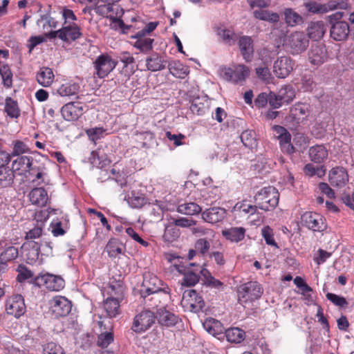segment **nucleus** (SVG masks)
<instances>
[{"mask_svg":"<svg viewBox=\"0 0 354 354\" xmlns=\"http://www.w3.org/2000/svg\"><path fill=\"white\" fill-rule=\"evenodd\" d=\"M236 207L244 214H248L249 216L253 215L257 212V209L258 206L255 203L254 205L247 204V203H241L240 205L238 204L236 205Z\"/></svg>","mask_w":354,"mask_h":354,"instance_id":"60","label":"nucleus"},{"mask_svg":"<svg viewBox=\"0 0 354 354\" xmlns=\"http://www.w3.org/2000/svg\"><path fill=\"white\" fill-rule=\"evenodd\" d=\"M200 276L194 272H187L184 274L183 280L181 283L182 286H193L199 281Z\"/></svg>","mask_w":354,"mask_h":354,"instance_id":"54","label":"nucleus"},{"mask_svg":"<svg viewBox=\"0 0 354 354\" xmlns=\"http://www.w3.org/2000/svg\"><path fill=\"white\" fill-rule=\"evenodd\" d=\"M18 257V250L14 246L7 248L0 256V264L6 265Z\"/></svg>","mask_w":354,"mask_h":354,"instance_id":"43","label":"nucleus"},{"mask_svg":"<svg viewBox=\"0 0 354 354\" xmlns=\"http://www.w3.org/2000/svg\"><path fill=\"white\" fill-rule=\"evenodd\" d=\"M240 138L245 147L252 149L257 146V140L254 131L251 130L244 131L241 134Z\"/></svg>","mask_w":354,"mask_h":354,"instance_id":"45","label":"nucleus"},{"mask_svg":"<svg viewBox=\"0 0 354 354\" xmlns=\"http://www.w3.org/2000/svg\"><path fill=\"white\" fill-rule=\"evenodd\" d=\"M202 208L195 203L180 204L177 207V212L186 215H195L199 214Z\"/></svg>","mask_w":354,"mask_h":354,"instance_id":"41","label":"nucleus"},{"mask_svg":"<svg viewBox=\"0 0 354 354\" xmlns=\"http://www.w3.org/2000/svg\"><path fill=\"white\" fill-rule=\"evenodd\" d=\"M239 45L243 59L246 62L251 61L254 53L252 39L247 36L242 37L239 41Z\"/></svg>","mask_w":354,"mask_h":354,"instance_id":"29","label":"nucleus"},{"mask_svg":"<svg viewBox=\"0 0 354 354\" xmlns=\"http://www.w3.org/2000/svg\"><path fill=\"white\" fill-rule=\"evenodd\" d=\"M154 322L153 313L144 310L134 317L131 329L136 333H140L149 329Z\"/></svg>","mask_w":354,"mask_h":354,"instance_id":"11","label":"nucleus"},{"mask_svg":"<svg viewBox=\"0 0 354 354\" xmlns=\"http://www.w3.org/2000/svg\"><path fill=\"white\" fill-rule=\"evenodd\" d=\"M113 281H110L106 291L110 297H107L103 304L104 309L109 317H115L120 313V304L124 297L125 288L122 281V274L115 277L112 276Z\"/></svg>","mask_w":354,"mask_h":354,"instance_id":"1","label":"nucleus"},{"mask_svg":"<svg viewBox=\"0 0 354 354\" xmlns=\"http://www.w3.org/2000/svg\"><path fill=\"white\" fill-rule=\"evenodd\" d=\"M210 248L209 242L205 239H199L195 243V249L201 254L206 253Z\"/></svg>","mask_w":354,"mask_h":354,"instance_id":"63","label":"nucleus"},{"mask_svg":"<svg viewBox=\"0 0 354 354\" xmlns=\"http://www.w3.org/2000/svg\"><path fill=\"white\" fill-rule=\"evenodd\" d=\"M301 223L304 226L315 232L324 231L326 229L325 219L318 213L306 212L301 216Z\"/></svg>","mask_w":354,"mask_h":354,"instance_id":"9","label":"nucleus"},{"mask_svg":"<svg viewBox=\"0 0 354 354\" xmlns=\"http://www.w3.org/2000/svg\"><path fill=\"white\" fill-rule=\"evenodd\" d=\"M190 110L194 114L203 115L206 110V106L200 102L199 99H195L192 102Z\"/></svg>","mask_w":354,"mask_h":354,"instance_id":"61","label":"nucleus"},{"mask_svg":"<svg viewBox=\"0 0 354 354\" xmlns=\"http://www.w3.org/2000/svg\"><path fill=\"white\" fill-rule=\"evenodd\" d=\"M310 105L304 103L295 104L290 111L291 117L297 122L307 118L310 113Z\"/></svg>","mask_w":354,"mask_h":354,"instance_id":"28","label":"nucleus"},{"mask_svg":"<svg viewBox=\"0 0 354 354\" xmlns=\"http://www.w3.org/2000/svg\"><path fill=\"white\" fill-rule=\"evenodd\" d=\"M82 35L80 27L75 24L64 25L61 28L60 39L64 41H71L80 37Z\"/></svg>","mask_w":354,"mask_h":354,"instance_id":"23","label":"nucleus"},{"mask_svg":"<svg viewBox=\"0 0 354 354\" xmlns=\"http://www.w3.org/2000/svg\"><path fill=\"white\" fill-rule=\"evenodd\" d=\"M43 350L44 354H66L63 348L55 342L46 344Z\"/></svg>","mask_w":354,"mask_h":354,"instance_id":"56","label":"nucleus"},{"mask_svg":"<svg viewBox=\"0 0 354 354\" xmlns=\"http://www.w3.org/2000/svg\"><path fill=\"white\" fill-rule=\"evenodd\" d=\"M89 161L92 165L100 167H103L104 165L111 162V160L105 156V154L103 153V150L100 149L91 152L89 157Z\"/></svg>","mask_w":354,"mask_h":354,"instance_id":"39","label":"nucleus"},{"mask_svg":"<svg viewBox=\"0 0 354 354\" xmlns=\"http://www.w3.org/2000/svg\"><path fill=\"white\" fill-rule=\"evenodd\" d=\"M261 234L268 245L277 247L274 239L273 230L269 226H265L261 229Z\"/></svg>","mask_w":354,"mask_h":354,"instance_id":"55","label":"nucleus"},{"mask_svg":"<svg viewBox=\"0 0 354 354\" xmlns=\"http://www.w3.org/2000/svg\"><path fill=\"white\" fill-rule=\"evenodd\" d=\"M181 302L184 308L194 313L201 311L205 306L203 299L194 290L185 291Z\"/></svg>","mask_w":354,"mask_h":354,"instance_id":"8","label":"nucleus"},{"mask_svg":"<svg viewBox=\"0 0 354 354\" xmlns=\"http://www.w3.org/2000/svg\"><path fill=\"white\" fill-rule=\"evenodd\" d=\"M55 210L49 209L48 213L46 211L41 210L35 214V219L37 221L36 225L26 232V239L33 240L39 238L43 233L45 225V221L48 218L49 214L54 212Z\"/></svg>","mask_w":354,"mask_h":354,"instance_id":"15","label":"nucleus"},{"mask_svg":"<svg viewBox=\"0 0 354 354\" xmlns=\"http://www.w3.org/2000/svg\"><path fill=\"white\" fill-rule=\"evenodd\" d=\"M308 154L310 160L315 163H322L328 156L327 149L322 145L311 147Z\"/></svg>","mask_w":354,"mask_h":354,"instance_id":"27","label":"nucleus"},{"mask_svg":"<svg viewBox=\"0 0 354 354\" xmlns=\"http://www.w3.org/2000/svg\"><path fill=\"white\" fill-rule=\"evenodd\" d=\"M227 340L232 343H241L245 338V332L239 328H231L225 330Z\"/></svg>","mask_w":354,"mask_h":354,"instance_id":"40","label":"nucleus"},{"mask_svg":"<svg viewBox=\"0 0 354 354\" xmlns=\"http://www.w3.org/2000/svg\"><path fill=\"white\" fill-rule=\"evenodd\" d=\"M12 151L11 154L12 156H17L22 153H25L29 151V147L28 145L23 141L21 140H14L12 142Z\"/></svg>","mask_w":354,"mask_h":354,"instance_id":"53","label":"nucleus"},{"mask_svg":"<svg viewBox=\"0 0 354 354\" xmlns=\"http://www.w3.org/2000/svg\"><path fill=\"white\" fill-rule=\"evenodd\" d=\"M254 15L257 19L270 22H277L279 19L278 14L264 10H255Z\"/></svg>","mask_w":354,"mask_h":354,"instance_id":"49","label":"nucleus"},{"mask_svg":"<svg viewBox=\"0 0 354 354\" xmlns=\"http://www.w3.org/2000/svg\"><path fill=\"white\" fill-rule=\"evenodd\" d=\"M41 280L46 288L50 291L58 292L65 286V281L60 276L47 273L41 276Z\"/></svg>","mask_w":354,"mask_h":354,"instance_id":"22","label":"nucleus"},{"mask_svg":"<svg viewBox=\"0 0 354 354\" xmlns=\"http://www.w3.org/2000/svg\"><path fill=\"white\" fill-rule=\"evenodd\" d=\"M153 42V39L151 38H141L140 39L135 41L134 47L142 52L147 53L152 49Z\"/></svg>","mask_w":354,"mask_h":354,"instance_id":"51","label":"nucleus"},{"mask_svg":"<svg viewBox=\"0 0 354 354\" xmlns=\"http://www.w3.org/2000/svg\"><path fill=\"white\" fill-rule=\"evenodd\" d=\"M261 286L257 281H249L238 287V302L243 307L250 306L263 295Z\"/></svg>","mask_w":354,"mask_h":354,"instance_id":"3","label":"nucleus"},{"mask_svg":"<svg viewBox=\"0 0 354 354\" xmlns=\"http://www.w3.org/2000/svg\"><path fill=\"white\" fill-rule=\"evenodd\" d=\"M168 68L171 74L177 78L183 79L189 73L187 66L177 61L170 62L168 65Z\"/></svg>","mask_w":354,"mask_h":354,"instance_id":"34","label":"nucleus"},{"mask_svg":"<svg viewBox=\"0 0 354 354\" xmlns=\"http://www.w3.org/2000/svg\"><path fill=\"white\" fill-rule=\"evenodd\" d=\"M28 196L31 203L39 207L46 206L48 201L47 192L43 187L33 188L30 192Z\"/></svg>","mask_w":354,"mask_h":354,"instance_id":"24","label":"nucleus"},{"mask_svg":"<svg viewBox=\"0 0 354 354\" xmlns=\"http://www.w3.org/2000/svg\"><path fill=\"white\" fill-rule=\"evenodd\" d=\"M5 308L8 315L16 318L23 315L26 310L24 299L21 295H15L9 297L6 301Z\"/></svg>","mask_w":354,"mask_h":354,"instance_id":"12","label":"nucleus"},{"mask_svg":"<svg viewBox=\"0 0 354 354\" xmlns=\"http://www.w3.org/2000/svg\"><path fill=\"white\" fill-rule=\"evenodd\" d=\"M15 172L9 167L0 168V187H8L14 182Z\"/></svg>","mask_w":354,"mask_h":354,"instance_id":"35","label":"nucleus"},{"mask_svg":"<svg viewBox=\"0 0 354 354\" xmlns=\"http://www.w3.org/2000/svg\"><path fill=\"white\" fill-rule=\"evenodd\" d=\"M173 223L178 227H190L195 225L196 224V221L192 218L181 217L177 219H174Z\"/></svg>","mask_w":354,"mask_h":354,"instance_id":"62","label":"nucleus"},{"mask_svg":"<svg viewBox=\"0 0 354 354\" xmlns=\"http://www.w3.org/2000/svg\"><path fill=\"white\" fill-rule=\"evenodd\" d=\"M279 194L274 187H266L260 189L254 196L258 207L264 211L274 209L279 203Z\"/></svg>","mask_w":354,"mask_h":354,"instance_id":"4","label":"nucleus"},{"mask_svg":"<svg viewBox=\"0 0 354 354\" xmlns=\"http://www.w3.org/2000/svg\"><path fill=\"white\" fill-rule=\"evenodd\" d=\"M279 97L283 104L291 102L295 97L294 89L290 86L282 87L279 91Z\"/></svg>","mask_w":354,"mask_h":354,"instance_id":"44","label":"nucleus"},{"mask_svg":"<svg viewBox=\"0 0 354 354\" xmlns=\"http://www.w3.org/2000/svg\"><path fill=\"white\" fill-rule=\"evenodd\" d=\"M50 309L57 317L67 315L71 310V302L65 297L57 295L49 301Z\"/></svg>","mask_w":354,"mask_h":354,"instance_id":"14","label":"nucleus"},{"mask_svg":"<svg viewBox=\"0 0 354 354\" xmlns=\"http://www.w3.org/2000/svg\"><path fill=\"white\" fill-rule=\"evenodd\" d=\"M279 140L281 149L287 154H292L295 151V148L291 144V135L288 131L286 134L277 138Z\"/></svg>","mask_w":354,"mask_h":354,"instance_id":"46","label":"nucleus"},{"mask_svg":"<svg viewBox=\"0 0 354 354\" xmlns=\"http://www.w3.org/2000/svg\"><path fill=\"white\" fill-rule=\"evenodd\" d=\"M113 342V333L111 332H105L99 335L97 337V345L102 348H106Z\"/></svg>","mask_w":354,"mask_h":354,"instance_id":"52","label":"nucleus"},{"mask_svg":"<svg viewBox=\"0 0 354 354\" xmlns=\"http://www.w3.org/2000/svg\"><path fill=\"white\" fill-rule=\"evenodd\" d=\"M61 113L68 121L77 120L84 113V106L80 102H69L62 106Z\"/></svg>","mask_w":354,"mask_h":354,"instance_id":"17","label":"nucleus"},{"mask_svg":"<svg viewBox=\"0 0 354 354\" xmlns=\"http://www.w3.org/2000/svg\"><path fill=\"white\" fill-rule=\"evenodd\" d=\"M146 66L149 71L155 72L165 68V62L158 54H153L146 59Z\"/></svg>","mask_w":354,"mask_h":354,"instance_id":"33","label":"nucleus"},{"mask_svg":"<svg viewBox=\"0 0 354 354\" xmlns=\"http://www.w3.org/2000/svg\"><path fill=\"white\" fill-rule=\"evenodd\" d=\"M118 62L109 55L104 53L99 55L93 62L95 74L100 78L106 77L116 66Z\"/></svg>","mask_w":354,"mask_h":354,"instance_id":"6","label":"nucleus"},{"mask_svg":"<svg viewBox=\"0 0 354 354\" xmlns=\"http://www.w3.org/2000/svg\"><path fill=\"white\" fill-rule=\"evenodd\" d=\"M0 75L3 85L7 88H10L12 85V73L8 65L0 64Z\"/></svg>","mask_w":354,"mask_h":354,"instance_id":"48","label":"nucleus"},{"mask_svg":"<svg viewBox=\"0 0 354 354\" xmlns=\"http://www.w3.org/2000/svg\"><path fill=\"white\" fill-rule=\"evenodd\" d=\"M80 86L77 84L67 82L62 84L57 88V93L63 97L75 95L77 93Z\"/></svg>","mask_w":354,"mask_h":354,"instance_id":"42","label":"nucleus"},{"mask_svg":"<svg viewBox=\"0 0 354 354\" xmlns=\"http://www.w3.org/2000/svg\"><path fill=\"white\" fill-rule=\"evenodd\" d=\"M328 178L332 186L342 187L348 183V175L344 167H336L329 171Z\"/></svg>","mask_w":354,"mask_h":354,"instance_id":"19","label":"nucleus"},{"mask_svg":"<svg viewBox=\"0 0 354 354\" xmlns=\"http://www.w3.org/2000/svg\"><path fill=\"white\" fill-rule=\"evenodd\" d=\"M5 112L12 118H17L20 115V109L17 101L10 97H7L5 100Z\"/></svg>","mask_w":354,"mask_h":354,"instance_id":"37","label":"nucleus"},{"mask_svg":"<svg viewBox=\"0 0 354 354\" xmlns=\"http://www.w3.org/2000/svg\"><path fill=\"white\" fill-rule=\"evenodd\" d=\"M34 158L31 156H21L12 162V171L18 175H26L36 171L33 166Z\"/></svg>","mask_w":354,"mask_h":354,"instance_id":"16","label":"nucleus"},{"mask_svg":"<svg viewBox=\"0 0 354 354\" xmlns=\"http://www.w3.org/2000/svg\"><path fill=\"white\" fill-rule=\"evenodd\" d=\"M256 73L258 77L262 81L270 82L272 79L270 69L267 66H259L256 68Z\"/></svg>","mask_w":354,"mask_h":354,"instance_id":"58","label":"nucleus"},{"mask_svg":"<svg viewBox=\"0 0 354 354\" xmlns=\"http://www.w3.org/2000/svg\"><path fill=\"white\" fill-rule=\"evenodd\" d=\"M304 170L305 174L309 176H317L322 178L326 174V169L323 165L315 167L311 163L306 165Z\"/></svg>","mask_w":354,"mask_h":354,"instance_id":"50","label":"nucleus"},{"mask_svg":"<svg viewBox=\"0 0 354 354\" xmlns=\"http://www.w3.org/2000/svg\"><path fill=\"white\" fill-rule=\"evenodd\" d=\"M110 19L111 20V26L112 28L115 30H120L121 32L124 34H127L128 30L130 29L131 26H126L124 21L117 17L110 16Z\"/></svg>","mask_w":354,"mask_h":354,"instance_id":"57","label":"nucleus"},{"mask_svg":"<svg viewBox=\"0 0 354 354\" xmlns=\"http://www.w3.org/2000/svg\"><path fill=\"white\" fill-rule=\"evenodd\" d=\"M286 23L290 26H295L304 22L303 17L291 8H286L284 10Z\"/></svg>","mask_w":354,"mask_h":354,"instance_id":"38","label":"nucleus"},{"mask_svg":"<svg viewBox=\"0 0 354 354\" xmlns=\"http://www.w3.org/2000/svg\"><path fill=\"white\" fill-rule=\"evenodd\" d=\"M295 61L288 56H281L274 61L273 72L279 78H286L294 70Z\"/></svg>","mask_w":354,"mask_h":354,"instance_id":"10","label":"nucleus"},{"mask_svg":"<svg viewBox=\"0 0 354 354\" xmlns=\"http://www.w3.org/2000/svg\"><path fill=\"white\" fill-rule=\"evenodd\" d=\"M301 89L304 92H311L316 86L313 75L310 73H305L301 79Z\"/></svg>","mask_w":354,"mask_h":354,"instance_id":"47","label":"nucleus"},{"mask_svg":"<svg viewBox=\"0 0 354 354\" xmlns=\"http://www.w3.org/2000/svg\"><path fill=\"white\" fill-rule=\"evenodd\" d=\"M286 45L292 55H298L306 49L308 39L304 32L296 31L287 37Z\"/></svg>","mask_w":354,"mask_h":354,"instance_id":"7","label":"nucleus"},{"mask_svg":"<svg viewBox=\"0 0 354 354\" xmlns=\"http://www.w3.org/2000/svg\"><path fill=\"white\" fill-rule=\"evenodd\" d=\"M106 250L110 257H115L124 252L125 248L122 243L115 239H112L108 242Z\"/></svg>","mask_w":354,"mask_h":354,"instance_id":"36","label":"nucleus"},{"mask_svg":"<svg viewBox=\"0 0 354 354\" xmlns=\"http://www.w3.org/2000/svg\"><path fill=\"white\" fill-rule=\"evenodd\" d=\"M306 30L309 38L319 40L324 37L326 28L322 21H311Z\"/></svg>","mask_w":354,"mask_h":354,"instance_id":"26","label":"nucleus"},{"mask_svg":"<svg viewBox=\"0 0 354 354\" xmlns=\"http://www.w3.org/2000/svg\"><path fill=\"white\" fill-rule=\"evenodd\" d=\"M104 131L102 127H95L87 129L86 133L91 140L95 141L100 138Z\"/></svg>","mask_w":354,"mask_h":354,"instance_id":"64","label":"nucleus"},{"mask_svg":"<svg viewBox=\"0 0 354 354\" xmlns=\"http://www.w3.org/2000/svg\"><path fill=\"white\" fill-rule=\"evenodd\" d=\"M245 229L243 227H234L222 231V234L227 240L238 243L245 237Z\"/></svg>","mask_w":354,"mask_h":354,"instance_id":"30","label":"nucleus"},{"mask_svg":"<svg viewBox=\"0 0 354 354\" xmlns=\"http://www.w3.org/2000/svg\"><path fill=\"white\" fill-rule=\"evenodd\" d=\"M304 6L309 12L313 14H324L337 8L346 9L348 6V3L344 1L337 3L330 2L327 4H322L315 1H309L305 3Z\"/></svg>","mask_w":354,"mask_h":354,"instance_id":"13","label":"nucleus"},{"mask_svg":"<svg viewBox=\"0 0 354 354\" xmlns=\"http://www.w3.org/2000/svg\"><path fill=\"white\" fill-rule=\"evenodd\" d=\"M220 77L233 84H242L250 75V69L243 64H236L232 67H221L218 70Z\"/></svg>","mask_w":354,"mask_h":354,"instance_id":"5","label":"nucleus"},{"mask_svg":"<svg viewBox=\"0 0 354 354\" xmlns=\"http://www.w3.org/2000/svg\"><path fill=\"white\" fill-rule=\"evenodd\" d=\"M350 27L347 22L335 23L330 27V37L335 41H344L348 36Z\"/></svg>","mask_w":354,"mask_h":354,"instance_id":"21","label":"nucleus"},{"mask_svg":"<svg viewBox=\"0 0 354 354\" xmlns=\"http://www.w3.org/2000/svg\"><path fill=\"white\" fill-rule=\"evenodd\" d=\"M62 17L64 19V25L73 24L77 17L73 11L71 9L64 8L62 10Z\"/></svg>","mask_w":354,"mask_h":354,"instance_id":"59","label":"nucleus"},{"mask_svg":"<svg viewBox=\"0 0 354 354\" xmlns=\"http://www.w3.org/2000/svg\"><path fill=\"white\" fill-rule=\"evenodd\" d=\"M140 293L144 299L151 296L150 300L156 301L161 299L165 303L170 299V288L157 276L151 273L144 274Z\"/></svg>","mask_w":354,"mask_h":354,"instance_id":"2","label":"nucleus"},{"mask_svg":"<svg viewBox=\"0 0 354 354\" xmlns=\"http://www.w3.org/2000/svg\"><path fill=\"white\" fill-rule=\"evenodd\" d=\"M308 59L313 65L319 66L328 59V53L324 45L315 44L311 46Z\"/></svg>","mask_w":354,"mask_h":354,"instance_id":"18","label":"nucleus"},{"mask_svg":"<svg viewBox=\"0 0 354 354\" xmlns=\"http://www.w3.org/2000/svg\"><path fill=\"white\" fill-rule=\"evenodd\" d=\"M203 327L206 331L213 336L223 334L225 332V328L221 322L214 318L207 319L203 323Z\"/></svg>","mask_w":354,"mask_h":354,"instance_id":"32","label":"nucleus"},{"mask_svg":"<svg viewBox=\"0 0 354 354\" xmlns=\"http://www.w3.org/2000/svg\"><path fill=\"white\" fill-rule=\"evenodd\" d=\"M154 305L156 308H158L156 312V318L160 325L169 327L174 326L178 323V316L167 310L164 306H160L158 308V304H154Z\"/></svg>","mask_w":354,"mask_h":354,"instance_id":"20","label":"nucleus"},{"mask_svg":"<svg viewBox=\"0 0 354 354\" xmlns=\"http://www.w3.org/2000/svg\"><path fill=\"white\" fill-rule=\"evenodd\" d=\"M54 77L52 69L48 67L41 68L37 74V82L44 87L50 86L53 82Z\"/></svg>","mask_w":354,"mask_h":354,"instance_id":"31","label":"nucleus"},{"mask_svg":"<svg viewBox=\"0 0 354 354\" xmlns=\"http://www.w3.org/2000/svg\"><path fill=\"white\" fill-rule=\"evenodd\" d=\"M226 211L221 207H212L203 212V218L210 223H217L225 217Z\"/></svg>","mask_w":354,"mask_h":354,"instance_id":"25","label":"nucleus"}]
</instances>
